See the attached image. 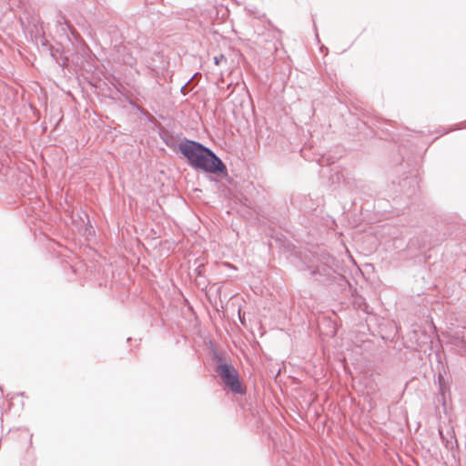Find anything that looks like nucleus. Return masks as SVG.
Wrapping results in <instances>:
<instances>
[{"label":"nucleus","mask_w":466,"mask_h":466,"mask_svg":"<svg viewBox=\"0 0 466 466\" xmlns=\"http://www.w3.org/2000/svg\"><path fill=\"white\" fill-rule=\"evenodd\" d=\"M179 149L190 164L197 168L210 173L222 171L225 168L218 157L198 143L186 141L179 145Z\"/></svg>","instance_id":"nucleus-1"},{"label":"nucleus","mask_w":466,"mask_h":466,"mask_svg":"<svg viewBox=\"0 0 466 466\" xmlns=\"http://www.w3.org/2000/svg\"><path fill=\"white\" fill-rule=\"evenodd\" d=\"M218 372L232 391L236 393L244 392V388L239 380L238 372L233 366L221 364L218 368Z\"/></svg>","instance_id":"nucleus-2"},{"label":"nucleus","mask_w":466,"mask_h":466,"mask_svg":"<svg viewBox=\"0 0 466 466\" xmlns=\"http://www.w3.org/2000/svg\"><path fill=\"white\" fill-rule=\"evenodd\" d=\"M239 319H240V321H241L242 323H244V320H243V319H242V317H241V315H240V314H239Z\"/></svg>","instance_id":"nucleus-3"}]
</instances>
